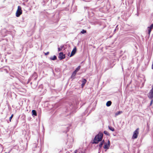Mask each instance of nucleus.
I'll list each match as a JSON object with an SVG mask.
<instances>
[{
  "label": "nucleus",
  "mask_w": 153,
  "mask_h": 153,
  "mask_svg": "<svg viewBox=\"0 0 153 153\" xmlns=\"http://www.w3.org/2000/svg\"><path fill=\"white\" fill-rule=\"evenodd\" d=\"M13 117V114H12L11 116L10 117L9 119V120L10 122L11 121V120Z\"/></svg>",
  "instance_id": "aec40b11"
},
{
  "label": "nucleus",
  "mask_w": 153,
  "mask_h": 153,
  "mask_svg": "<svg viewBox=\"0 0 153 153\" xmlns=\"http://www.w3.org/2000/svg\"><path fill=\"white\" fill-rule=\"evenodd\" d=\"M152 69H153V63H152Z\"/></svg>",
  "instance_id": "393cba45"
},
{
  "label": "nucleus",
  "mask_w": 153,
  "mask_h": 153,
  "mask_svg": "<svg viewBox=\"0 0 153 153\" xmlns=\"http://www.w3.org/2000/svg\"><path fill=\"white\" fill-rule=\"evenodd\" d=\"M86 82V80L85 79H83L82 81V86L83 87Z\"/></svg>",
  "instance_id": "1a4fd4ad"
},
{
  "label": "nucleus",
  "mask_w": 153,
  "mask_h": 153,
  "mask_svg": "<svg viewBox=\"0 0 153 153\" xmlns=\"http://www.w3.org/2000/svg\"><path fill=\"white\" fill-rule=\"evenodd\" d=\"M76 47H75L74 48L72 51L71 52V55L70 56V57H71L72 56H73V55H74L75 54V53L76 52Z\"/></svg>",
  "instance_id": "6e6552de"
},
{
  "label": "nucleus",
  "mask_w": 153,
  "mask_h": 153,
  "mask_svg": "<svg viewBox=\"0 0 153 153\" xmlns=\"http://www.w3.org/2000/svg\"><path fill=\"white\" fill-rule=\"evenodd\" d=\"M104 134L106 135H108V132L106 131H104Z\"/></svg>",
  "instance_id": "412c9836"
},
{
  "label": "nucleus",
  "mask_w": 153,
  "mask_h": 153,
  "mask_svg": "<svg viewBox=\"0 0 153 153\" xmlns=\"http://www.w3.org/2000/svg\"><path fill=\"white\" fill-rule=\"evenodd\" d=\"M108 128L110 130H111V131H114V128H113L109 126Z\"/></svg>",
  "instance_id": "dca6fc26"
},
{
  "label": "nucleus",
  "mask_w": 153,
  "mask_h": 153,
  "mask_svg": "<svg viewBox=\"0 0 153 153\" xmlns=\"http://www.w3.org/2000/svg\"><path fill=\"white\" fill-rule=\"evenodd\" d=\"M111 104V101H108L107 102L106 104V105L107 106H110Z\"/></svg>",
  "instance_id": "9b49d317"
},
{
  "label": "nucleus",
  "mask_w": 153,
  "mask_h": 153,
  "mask_svg": "<svg viewBox=\"0 0 153 153\" xmlns=\"http://www.w3.org/2000/svg\"><path fill=\"white\" fill-rule=\"evenodd\" d=\"M32 115H34L35 116H37V114L36 111L35 110H33L32 111Z\"/></svg>",
  "instance_id": "9d476101"
},
{
  "label": "nucleus",
  "mask_w": 153,
  "mask_h": 153,
  "mask_svg": "<svg viewBox=\"0 0 153 153\" xmlns=\"http://www.w3.org/2000/svg\"><path fill=\"white\" fill-rule=\"evenodd\" d=\"M139 128H137L133 133V134L132 137V138L134 139H136L137 138L139 134Z\"/></svg>",
  "instance_id": "7ed1b4c3"
},
{
  "label": "nucleus",
  "mask_w": 153,
  "mask_h": 153,
  "mask_svg": "<svg viewBox=\"0 0 153 153\" xmlns=\"http://www.w3.org/2000/svg\"><path fill=\"white\" fill-rule=\"evenodd\" d=\"M103 134L102 133H99L95 137L94 140V143H98L102 140Z\"/></svg>",
  "instance_id": "f257e3e1"
},
{
  "label": "nucleus",
  "mask_w": 153,
  "mask_h": 153,
  "mask_svg": "<svg viewBox=\"0 0 153 153\" xmlns=\"http://www.w3.org/2000/svg\"><path fill=\"white\" fill-rule=\"evenodd\" d=\"M63 47V46H61L59 47L58 48V51H61Z\"/></svg>",
  "instance_id": "4468645a"
},
{
  "label": "nucleus",
  "mask_w": 153,
  "mask_h": 153,
  "mask_svg": "<svg viewBox=\"0 0 153 153\" xmlns=\"http://www.w3.org/2000/svg\"><path fill=\"white\" fill-rule=\"evenodd\" d=\"M76 72H76L75 71H74L72 75L71 76V77H74L76 75Z\"/></svg>",
  "instance_id": "2eb2a0df"
},
{
  "label": "nucleus",
  "mask_w": 153,
  "mask_h": 153,
  "mask_svg": "<svg viewBox=\"0 0 153 153\" xmlns=\"http://www.w3.org/2000/svg\"><path fill=\"white\" fill-rule=\"evenodd\" d=\"M152 89L147 94L148 97L151 99H152L153 98V85H152Z\"/></svg>",
  "instance_id": "20e7f679"
},
{
  "label": "nucleus",
  "mask_w": 153,
  "mask_h": 153,
  "mask_svg": "<svg viewBox=\"0 0 153 153\" xmlns=\"http://www.w3.org/2000/svg\"><path fill=\"white\" fill-rule=\"evenodd\" d=\"M65 55L63 54V53H60L59 54V58L62 59L65 58Z\"/></svg>",
  "instance_id": "0eeeda50"
},
{
  "label": "nucleus",
  "mask_w": 153,
  "mask_h": 153,
  "mask_svg": "<svg viewBox=\"0 0 153 153\" xmlns=\"http://www.w3.org/2000/svg\"><path fill=\"white\" fill-rule=\"evenodd\" d=\"M77 150H75V151H74V153H77Z\"/></svg>",
  "instance_id": "b1692460"
},
{
  "label": "nucleus",
  "mask_w": 153,
  "mask_h": 153,
  "mask_svg": "<svg viewBox=\"0 0 153 153\" xmlns=\"http://www.w3.org/2000/svg\"><path fill=\"white\" fill-rule=\"evenodd\" d=\"M153 28V23L150 26L148 27L147 28V30L148 31V33L150 35L152 30Z\"/></svg>",
  "instance_id": "39448f33"
},
{
  "label": "nucleus",
  "mask_w": 153,
  "mask_h": 153,
  "mask_svg": "<svg viewBox=\"0 0 153 153\" xmlns=\"http://www.w3.org/2000/svg\"><path fill=\"white\" fill-rule=\"evenodd\" d=\"M50 59L52 60H55L56 59V56H53L51 57Z\"/></svg>",
  "instance_id": "f8f14e48"
},
{
  "label": "nucleus",
  "mask_w": 153,
  "mask_h": 153,
  "mask_svg": "<svg viewBox=\"0 0 153 153\" xmlns=\"http://www.w3.org/2000/svg\"><path fill=\"white\" fill-rule=\"evenodd\" d=\"M104 141H102V142L100 144V145H99V147L100 148H101L102 146V145H103V143L104 142Z\"/></svg>",
  "instance_id": "a211bd4d"
},
{
  "label": "nucleus",
  "mask_w": 153,
  "mask_h": 153,
  "mask_svg": "<svg viewBox=\"0 0 153 153\" xmlns=\"http://www.w3.org/2000/svg\"><path fill=\"white\" fill-rule=\"evenodd\" d=\"M110 145V142L109 140H108V143H105V144L104 146V148L105 149H108L109 148V147Z\"/></svg>",
  "instance_id": "423d86ee"
},
{
  "label": "nucleus",
  "mask_w": 153,
  "mask_h": 153,
  "mask_svg": "<svg viewBox=\"0 0 153 153\" xmlns=\"http://www.w3.org/2000/svg\"><path fill=\"white\" fill-rule=\"evenodd\" d=\"M122 113V111H119L118 112H117L115 114V116H117L121 114Z\"/></svg>",
  "instance_id": "ddd939ff"
},
{
  "label": "nucleus",
  "mask_w": 153,
  "mask_h": 153,
  "mask_svg": "<svg viewBox=\"0 0 153 153\" xmlns=\"http://www.w3.org/2000/svg\"><path fill=\"white\" fill-rule=\"evenodd\" d=\"M153 100L152 99L150 103V105H152V103Z\"/></svg>",
  "instance_id": "5701e85b"
},
{
  "label": "nucleus",
  "mask_w": 153,
  "mask_h": 153,
  "mask_svg": "<svg viewBox=\"0 0 153 153\" xmlns=\"http://www.w3.org/2000/svg\"><path fill=\"white\" fill-rule=\"evenodd\" d=\"M49 53V52H47L45 53V55H48V54Z\"/></svg>",
  "instance_id": "4be33fe9"
},
{
  "label": "nucleus",
  "mask_w": 153,
  "mask_h": 153,
  "mask_svg": "<svg viewBox=\"0 0 153 153\" xmlns=\"http://www.w3.org/2000/svg\"><path fill=\"white\" fill-rule=\"evenodd\" d=\"M86 32V31L85 30H82V31H81V33L82 34H84Z\"/></svg>",
  "instance_id": "6ab92c4d"
},
{
  "label": "nucleus",
  "mask_w": 153,
  "mask_h": 153,
  "mask_svg": "<svg viewBox=\"0 0 153 153\" xmlns=\"http://www.w3.org/2000/svg\"><path fill=\"white\" fill-rule=\"evenodd\" d=\"M80 66H78L76 68V69L75 70V71L76 72H78L80 69Z\"/></svg>",
  "instance_id": "f3484780"
},
{
  "label": "nucleus",
  "mask_w": 153,
  "mask_h": 153,
  "mask_svg": "<svg viewBox=\"0 0 153 153\" xmlns=\"http://www.w3.org/2000/svg\"><path fill=\"white\" fill-rule=\"evenodd\" d=\"M22 13V10L21 7L20 6H19L18 7V9L16 13V16L17 17H19Z\"/></svg>",
  "instance_id": "f03ea898"
}]
</instances>
